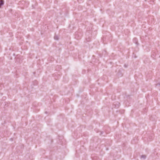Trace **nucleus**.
Masks as SVG:
<instances>
[{"instance_id":"obj_1","label":"nucleus","mask_w":160,"mask_h":160,"mask_svg":"<svg viewBox=\"0 0 160 160\" xmlns=\"http://www.w3.org/2000/svg\"><path fill=\"white\" fill-rule=\"evenodd\" d=\"M133 42L135 43L137 45H138L139 43L138 42V39L136 38H134L133 40Z\"/></svg>"},{"instance_id":"obj_2","label":"nucleus","mask_w":160,"mask_h":160,"mask_svg":"<svg viewBox=\"0 0 160 160\" xmlns=\"http://www.w3.org/2000/svg\"><path fill=\"white\" fill-rule=\"evenodd\" d=\"M4 4V1L3 0H0V8Z\"/></svg>"},{"instance_id":"obj_3","label":"nucleus","mask_w":160,"mask_h":160,"mask_svg":"<svg viewBox=\"0 0 160 160\" xmlns=\"http://www.w3.org/2000/svg\"><path fill=\"white\" fill-rule=\"evenodd\" d=\"M54 38L55 40H58L59 39V37L57 35H55L54 37Z\"/></svg>"},{"instance_id":"obj_4","label":"nucleus","mask_w":160,"mask_h":160,"mask_svg":"<svg viewBox=\"0 0 160 160\" xmlns=\"http://www.w3.org/2000/svg\"><path fill=\"white\" fill-rule=\"evenodd\" d=\"M146 156L145 155H142V156H141V158H143V159H145L146 158Z\"/></svg>"},{"instance_id":"obj_5","label":"nucleus","mask_w":160,"mask_h":160,"mask_svg":"<svg viewBox=\"0 0 160 160\" xmlns=\"http://www.w3.org/2000/svg\"><path fill=\"white\" fill-rule=\"evenodd\" d=\"M86 40H87V41L88 42H89V41H90L89 38H88V39H86Z\"/></svg>"},{"instance_id":"obj_6","label":"nucleus","mask_w":160,"mask_h":160,"mask_svg":"<svg viewBox=\"0 0 160 160\" xmlns=\"http://www.w3.org/2000/svg\"><path fill=\"white\" fill-rule=\"evenodd\" d=\"M160 85V83H158L157 84V85Z\"/></svg>"},{"instance_id":"obj_7","label":"nucleus","mask_w":160,"mask_h":160,"mask_svg":"<svg viewBox=\"0 0 160 160\" xmlns=\"http://www.w3.org/2000/svg\"><path fill=\"white\" fill-rule=\"evenodd\" d=\"M125 67H127V66H126V65H124Z\"/></svg>"}]
</instances>
